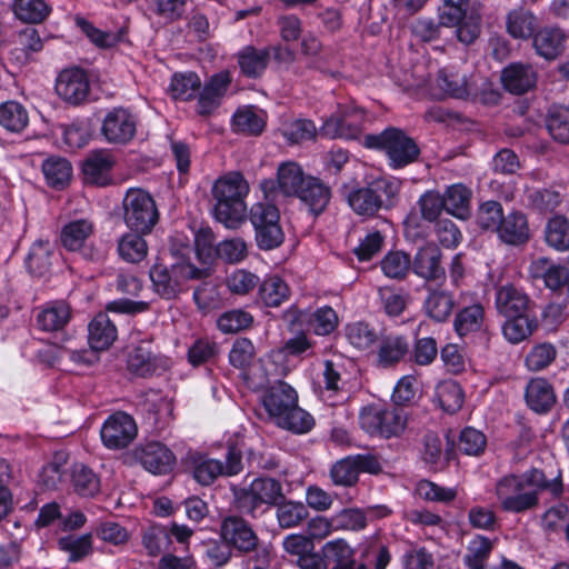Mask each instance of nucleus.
<instances>
[{"mask_svg":"<svg viewBox=\"0 0 569 569\" xmlns=\"http://www.w3.org/2000/svg\"><path fill=\"white\" fill-rule=\"evenodd\" d=\"M547 491L553 498L563 491L561 472L548 479L540 469L532 468L522 475H508L498 480L496 496L501 509L507 512L522 513L539 506V493Z\"/></svg>","mask_w":569,"mask_h":569,"instance_id":"1","label":"nucleus"},{"mask_svg":"<svg viewBox=\"0 0 569 569\" xmlns=\"http://www.w3.org/2000/svg\"><path fill=\"white\" fill-rule=\"evenodd\" d=\"M249 183L240 172H229L217 179L211 188L212 214L227 229L238 230L248 219L246 198Z\"/></svg>","mask_w":569,"mask_h":569,"instance_id":"2","label":"nucleus"},{"mask_svg":"<svg viewBox=\"0 0 569 569\" xmlns=\"http://www.w3.org/2000/svg\"><path fill=\"white\" fill-rule=\"evenodd\" d=\"M192 248L184 246L178 260L170 267L163 263H154L149 271L153 291L161 298L171 300L182 291V286L188 280H202L210 276L208 268H197L190 262Z\"/></svg>","mask_w":569,"mask_h":569,"instance_id":"3","label":"nucleus"},{"mask_svg":"<svg viewBox=\"0 0 569 569\" xmlns=\"http://www.w3.org/2000/svg\"><path fill=\"white\" fill-rule=\"evenodd\" d=\"M400 189V181L381 177L351 190L347 200L358 216L375 217L381 209L389 210L396 204Z\"/></svg>","mask_w":569,"mask_h":569,"instance_id":"4","label":"nucleus"},{"mask_svg":"<svg viewBox=\"0 0 569 569\" xmlns=\"http://www.w3.org/2000/svg\"><path fill=\"white\" fill-rule=\"evenodd\" d=\"M365 146L382 150L392 169H401L416 162L420 156L417 142L403 130L389 127L378 134H367Z\"/></svg>","mask_w":569,"mask_h":569,"instance_id":"5","label":"nucleus"},{"mask_svg":"<svg viewBox=\"0 0 569 569\" xmlns=\"http://www.w3.org/2000/svg\"><path fill=\"white\" fill-rule=\"evenodd\" d=\"M237 509L247 516L257 518L270 507L284 499L282 485L274 478H256L248 487L234 492Z\"/></svg>","mask_w":569,"mask_h":569,"instance_id":"6","label":"nucleus"},{"mask_svg":"<svg viewBox=\"0 0 569 569\" xmlns=\"http://www.w3.org/2000/svg\"><path fill=\"white\" fill-rule=\"evenodd\" d=\"M360 427L370 436L386 439L399 437L407 427V413L402 408L368 406L359 413Z\"/></svg>","mask_w":569,"mask_h":569,"instance_id":"7","label":"nucleus"},{"mask_svg":"<svg viewBox=\"0 0 569 569\" xmlns=\"http://www.w3.org/2000/svg\"><path fill=\"white\" fill-rule=\"evenodd\" d=\"M127 227L141 234L151 232L159 220V212L152 197L141 189H130L123 199Z\"/></svg>","mask_w":569,"mask_h":569,"instance_id":"8","label":"nucleus"},{"mask_svg":"<svg viewBox=\"0 0 569 569\" xmlns=\"http://www.w3.org/2000/svg\"><path fill=\"white\" fill-rule=\"evenodd\" d=\"M308 177L298 163L283 162L278 167L277 179L262 180L260 189L267 201L278 202L280 197H298Z\"/></svg>","mask_w":569,"mask_h":569,"instance_id":"9","label":"nucleus"},{"mask_svg":"<svg viewBox=\"0 0 569 569\" xmlns=\"http://www.w3.org/2000/svg\"><path fill=\"white\" fill-rule=\"evenodd\" d=\"M191 469L198 483L210 486L220 476H234L242 470L241 452L234 446L229 447L224 463L203 456L192 457Z\"/></svg>","mask_w":569,"mask_h":569,"instance_id":"10","label":"nucleus"},{"mask_svg":"<svg viewBox=\"0 0 569 569\" xmlns=\"http://www.w3.org/2000/svg\"><path fill=\"white\" fill-rule=\"evenodd\" d=\"M382 466L377 456L371 453L348 456L332 465L330 479L336 486L353 487L360 472L377 475Z\"/></svg>","mask_w":569,"mask_h":569,"instance_id":"11","label":"nucleus"},{"mask_svg":"<svg viewBox=\"0 0 569 569\" xmlns=\"http://www.w3.org/2000/svg\"><path fill=\"white\" fill-rule=\"evenodd\" d=\"M220 537L239 553L256 551L259 538L250 523L240 516H228L220 523Z\"/></svg>","mask_w":569,"mask_h":569,"instance_id":"12","label":"nucleus"},{"mask_svg":"<svg viewBox=\"0 0 569 569\" xmlns=\"http://www.w3.org/2000/svg\"><path fill=\"white\" fill-rule=\"evenodd\" d=\"M166 361L152 339L146 338L133 345L127 356L128 370L138 377H150L163 368Z\"/></svg>","mask_w":569,"mask_h":569,"instance_id":"13","label":"nucleus"},{"mask_svg":"<svg viewBox=\"0 0 569 569\" xmlns=\"http://www.w3.org/2000/svg\"><path fill=\"white\" fill-rule=\"evenodd\" d=\"M138 428L133 418L122 411L111 415L103 423L100 436L108 449L127 448L137 437Z\"/></svg>","mask_w":569,"mask_h":569,"instance_id":"14","label":"nucleus"},{"mask_svg":"<svg viewBox=\"0 0 569 569\" xmlns=\"http://www.w3.org/2000/svg\"><path fill=\"white\" fill-rule=\"evenodd\" d=\"M365 122V111L359 108H345L327 119L320 128V134L331 139H356L360 136Z\"/></svg>","mask_w":569,"mask_h":569,"instance_id":"15","label":"nucleus"},{"mask_svg":"<svg viewBox=\"0 0 569 569\" xmlns=\"http://www.w3.org/2000/svg\"><path fill=\"white\" fill-rule=\"evenodd\" d=\"M446 199L438 191H426L420 196L417 206L420 211V218L416 212H410L405 220V231L408 237L422 236L421 220L436 222L446 210Z\"/></svg>","mask_w":569,"mask_h":569,"instance_id":"16","label":"nucleus"},{"mask_svg":"<svg viewBox=\"0 0 569 569\" xmlns=\"http://www.w3.org/2000/svg\"><path fill=\"white\" fill-rule=\"evenodd\" d=\"M137 130L134 116L124 108H113L109 111L101 127V132L110 143L124 144L132 140Z\"/></svg>","mask_w":569,"mask_h":569,"instance_id":"17","label":"nucleus"},{"mask_svg":"<svg viewBox=\"0 0 569 569\" xmlns=\"http://www.w3.org/2000/svg\"><path fill=\"white\" fill-rule=\"evenodd\" d=\"M56 92L70 104L78 106L84 102L90 92L87 73L80 68L62 70L56 81Z\"/></svg>","mask_w":569,"mask_h":569,"instance_id":"18","label":"nucleus"},{"mask_svg":"<svg viewBox=\"0 0 569 569\" xmlns=\"http://www.w3.org/2000/svg\"><path fill=\"white\" fill-rule=\"evenodd\" d=\"M297 402V391L284 381H277L262 396L263 408L277 426Z\"/></svg>","mask_w":569,"mask_h":569,"instance_id":"19","label":"nucleus"},{"mask_svg":"<svg viewBox=\"0 0 569 569\" xmlns=\"http://www.w3.org/2000/svg\"><path fill=\"white\" fill-rule=\"evenodd\" d=\"M529 296L519 287L507 283L496 289L495 307L503 318L521 316L529 311Z\"/></svg>","mask_w":569,"mask_h":569,"instance_id":"20","label":"nucleus"},{"mask_svg":"<svg viewBox=\"0 0 569 569\" xmlns=\"http://www.w3.org/2000/svg\"><path fill=\"white\" fill-rule=\"evenodd\" d=\"M141 466L153 475H166L173 469L176 458L172 451L160 442H148L136 450Z\"/></svg>","mask_w":569,"mask_h":569,"instance_id":"21","label":"nucleus"},{"mask_svg":"<svg viewBox=\"0 0 569 569\" xmlns=\"http://www.w3.org/2000/svg\"><path fill=\"white\" fill-rule=\"evenodd\" d=\"M442 252L435 243H427L419 248L413 260L412 271L426 281L445 279L446 271L441 263Z\"/></svg>","mask_w":569,"mask_h":569,"instance_id":"22","label":"nucleus"},{"mask_svg":"<svg viewBox=\"0 0 569 569\" xmlns=\"http://www.w3.org/2000/svg\"><path fill=\"white\" fill-rule=\"evenodd\" d=\"M377 343V363L381 368L395 367L410 350L408 338L398 333L380 335Z\"/></svg>","mask_w":569,"mask_h":569,"instance_id":"23","label":"nucleus"},{"mask_svg":"<svg viewBox=\"0 0 569 569\" xmlns=\"http://www.w3.org/2000/svg\"><path fill=\"white\" fill-rule=\"evenodd\" d=\"M501 81L509 92L523 94L535 88L537 73L530 64L512 63L502 70Z\"/></svg>","mask_w":569,"mask_h":569,"instance_id":"24","label":"nucleus"},{"mask_svg":"<svg viewBox=\"0 0 569 569\" xmlns=\"http://www.w3.org/2000/svg\"><path fill=\"white\" fill-rule=\"evenodd\" d=\"M565 43L566 34L560 28L546 27L532 37L536 53L548 61L557 59L563 52Z\"/></svg>","mask_w":569,"mask_h":569,"instance_id":"25","label":"nucleus"},{"mask_svg":"<svg viewBox=\"0 0 569 569\" xmlns=\"http://www.w3.org/2000/svg\"><path fill=\"white\" fill-rule=\"evenodd\" d=\"M113 164V158L107 150L90 152L82 166L86 181L97 186L108 184Z\"/></svg>","mask_w":569,"mask_h":569,"instance_id":"26","label":"nucleus"},{"mask_svg":"<svg viewBox=\"0 0 569 569\" xmlns=\"http://www.w3.org/2000/svg\"><path fill=\"white\" fill-rule=\"evenodd\" d=\"M496 233L507 244L519 246L527 242L530 234L526 216L520 211L509 212Z\"/></svg>","mask_w":569,"mask_h":569,"instance_id":"27","label":"nucleus"},{"mask_svg":"<svg viewBox=\"0 0 569 569\" xmlns=\"http://www.w3.org/2000/svg\"><path fill=\"white\" fill-rule=\"evenodd\" d=\"M531 276L542 279L550 290L567 288L569 291V272L566 268L551 263L547 258H538L530 266Z\"/></svg>","mask_w":569,"mask_h":569,"instance_id":"28","label":"nucleus"},{"mask_svg":"<svg viewBox=\"0 0 569 569\" xmlns=\"http://www.w3.org/2000/svg\"><path fill=\"white\" fill-rule=\"evenodd\" d=\"M297 198L308 207L311 213L318 216L327 208L331 190L320 179L309 176Z\"/></svg>","mask_w":569,"mask_h":569,"instance_id":"29","label":"nucleus"},{"mask_svg":"<svg viewBox=\"0 0 569 569\" xmlns=\"http://www.w3.org/2000/svg\"><path fill=\"white\" fill-rule=\"evenodd\" d=\"M527 405L536 412L549 411L556 402L551 385L543 378L531 379L526 388Z\"/></svg>","mask_w":569,"mask_h":569,"instance_id":"30","label":"nucleus"},{"mask_svg":"<svg viewBox=\"0 0 569 569\" xmlns=\"http://www.w3.org/2000/svg\"><path fill=\"white\" fill-rule=\"evenodd\" d=\"M88 330L89 345L93 350H106L117 339V328L106 313L97 315Z\"/></svg>","mask_w":569,"mask_h":569,"instance_id":"31","label":"nucleus"},{"mask_svg":"<svg viewBox=\"0 0 569 569\" xmlns=\"http://www.w3.org/2000/svg\"><path fill=\"white\" fill-rule=\"evenodd\" d=\"M241 73L248 78H259L267 69L270 60V51L267 48L257 49L247 46L237 54Z\"/></svg>","mask_w":569,"mask_h":569,"instance_id":"32","label":"nucleus"},{"mask_svg":"<svg viewBox=\"0 0 569 569\" xmlns=\"http://www.w3.org/2000/svg\"><path fill=\"white\" fill-rule=\"evenodd\" d=\"M506 28L513 39H529L536 33L537 17L522 7L516 8L508 12Z\"/></svg>","mask_w":569,"mask_h":569,"instance_id":"33","label":"nucleus"},{"mask_svg":"<svg viewBox=\"0 0 569 569\" xmlns=\"http://www.w3.org/2000/svg\"><path fill=\"white\" fill-rule=\"evenodd\" d=\"M71 319V308L66 301L48 303L37 316V322L43 331L62 330Z\"/></svg>","mask_w":569,"mask_h":569,"instance_id":"34","label":"nucleus"},{"mask_svg":"<svg viewBox=\"0 0 569 569\" xmlns=\"http://www.w3.org/2000/svg\"><path fill=\"white\" fill-rule=\"evenodd\" d=\"M472 191L462 183L449 186L442 198L446 199V211L459 219H467L470 216V201Z\"/></svg>","mask_w":569,"mask_h":569,"instance_id":"35","label":"nucleus"},{"mask_svg":"<svg viewBox=\"0 0 569 569\" xmlns=\"http://www.w3.org/2000/svg\"><path fill=\"white\" fill-rule=\"evenodd\" d=\"M441 91L452 98L465 99L476 92L475 83L466 74L441 70L437 78Z\"/></svg>","mask_w":569,"mask_h":569,"instance_id":"36","label":"nucleus"},{"mask_svg":"<svg viewBox=\"0 0 569 569\" xmlns=\"http://www.w3.org/2000/svg\"><path fill=\"white\" fill-rule=\"evenodd\" d=\"M74 22L92 43L103 49L112 48L122 42L127 34V29L124 27L120 28L116 32L102 31L80 16L74 18Z\"/></svg>","mask_w":569,"mask_h":569,"instance_id":"37","label":"nucleus"},{"mask_svg":"<svg viewBox=\"0 0 569 569\" xmlns=\"http://www.w3.org/2000/svg\"><path fill=\"white\" fill-rule=\"evenodd\" d=\"M428 317L438 322L446 321L455 308L453 296L445 290H431L423 303Z\"/></svg>","mask_w":569,"mask_h":569,"instance_id":"38","label":"nucleus"},{"mask_svg":"<svg viewBox=\"0 0 569 569\" xmlns=\"http://www.w3.org/2000/svg\"><path fill=\"white\" fill-rule=\"evenodd\" d=\"M93 223L88 219L73 220L62 228L61 242L70 251L79 250L93 233Z\"/></svg>","mask_w":569,"mask_h":569,"instance_id":"39","label":"nucleus"},{"mask_svg":"<svg viewBox=\"0 0 569 569\" xmlns=\"http://www.w3.org/2000/svg\"><path fill=\"white\" fill-rule=\"evenodd\" d=\"M274 507L278 525L282 529L299 527L309 516L308 508L302 502L286 500V498Z\"/></svg>","mask_w":569,"mask_h":569,"instance_id":"40","label":"nucleus"},{"mask_svg":"<svg viewBox=\"0 0 569 569\" xmlns=\"http://www.w3.org/2000/svg\"><path fill=\"white\" fill-rule=\"evenodd\" d=\"M141 233H124L118 240V253L129 263H139L148 254V244Z\"/></svg>","mask_w":569,"mask_h":569,"instance_id":"41","label":"nucleus"},{"mask_svg":"<svg viewBox=\"0 0 569 569\" xmlns=\"http://www.w3.org/2000/svg\"><path fill=\"white\" fill-rule=\"evenodd\" d=\"M546 127L555 141L569 143V108L551 106L547 113Z\"/></svg>","mask_w":569,"mask_h":569,"instance_id":"42","label":"nucleus"},{"mask_svg":"<svg viewBox=\"0 0 569 569\" xmlns=\"http://www.w3.org/2000/svg\"><path fill=\"white\" fill-rule=\"evenodd\" d=\"M485 321V309L480 303L462 308L455 318V329L462 337L480 330Z\"/></svg>","mask_w":569,"mask_h":569,"instance_id":"43","label":"nucleus"},{"mask_svg":"<svg viewBox=\"0 0 569 569\" xmlns=\"http://www.w3.org/2000/svg\"><path fill=\"white\" fill-rule=\"evenodd\" d=\"M71 482L74 491L82 497H93L100 490L98 476L82 463H76L71 470Z\"/></svg>","mask_w":569,"mask_h":569,"instance_id":"44","label":"nucleus"},{"mask_svg":"<svg viewBox=\"0 0 569 569\" xmlns=\"http://www.w3.org/2000/svg\"><path fill=\"white\" fill-rule=\"evenodd\" d=\"M377 329L368 322L358 321L346 327V338L351 346L359 350H368L379 339Z\"/></svg>","mask_w":569,"mask_h":569,"instance_id":"45","label":"nucleus"},{"mask_svg":"<svg viewBox=\"0 0 569 569\" xmlns=\"http://www.w3.org/2000/svg\"><path fill=\"white\" fill-rule=\"evenodd\" d=\"M29 123L26 108L16 101L0 104V124L11 132H21Z\"/></svg>","mask_w":569,"mask_h":569,"instance_id":"46","label":"nucleus"},{"mask_svg":"<svg viewBox=\"0 0 569 569\" xmlns=\"http://www.w3.org/2000/svg\"><path fill=\"white\" fill-rule=\"evenodd\" d=\"M42 171L48 184L60 189L70 181L72 167L64 158H49L43 162Z\"/></svg>","mask_w":569,"mask_h":569,"instance_id":"47","label":"nucleus"},{"mask_svg":"<svg viewBox=\"0 0 569 569\" xmlns=\"http://www.w3.org/2000/svg\"><path fill=\"white\" fill-rule=\"evenodd\" d=\"M436 397L439 406L449 413L458 411L463 403L461 387L453 380H445L437 386Z\"/></svg>","mask_w":569,"mask_h":569,"instance_id":"48","label":"nucleus"},{"mask_svg":"<svg viewBox=\"0 0 569 569\" xmlns=\"http://www.w3.org/2000/svg\"><path fill=\"white\" fill-rule=\"evenodd\" d=\"M506 214L500 202L489 200L482 202L476 214V223L482 231L497 232Z\"/></svg>","mask_w":569,"mask_h":569,"instance_id":"49","label":"nucleus"},{"mask_svg":"<svg viewBox=\"0 0 569 569\" xmlns=\"http://www.w3.org/2000/svg\"><path fill=\"white\" fill-rule=\"evenodd\" d=\"M233 131L248 134L257 136L260 134L264 128V121L252 107H244L238 109L232 118Z\"/></svg>","mask_w":569,"mask_h":569,"instance_id":"50","label":"nucleus"},{"mask_svg":"<svg viewBox=\"0 0 569 569\" xmlns=\"http://www.w3.org/2000/svg\"><path fill=\"white\" fill-rule=\"evenodd\" d=\"M505 319L502 332L506 339L511 343H519L527 339L536 327L533 319L529 317L528 312Z\"/></svg>","mask_w":569,"mask_h":569,"instance_id":"51","label":"nucleus"},{"mask_svg":"<svg viewBox=\"0 0 569 569\" xmlns=\"http://www.w3.org/2000/svg\"><path fill=\"white\" fill-rule=\"evenodd\" d=\"M259 284V297L267 307H278L288 299L289 288L281 278L273 276Z\"/></svg>","mask_w":569,"mask_h":569,"instance_id":"52","label":"nucleus"},{"mask_svg":"<svg viewBox=\"0 0 569 569\" xmlns=\"http://www.w3.org/2000/svg\"><path fill=\"white\" fill-rule=\"evenodd\" d=\"M13 11L18 19L28 23H40L50 13L43 0H14Z\"/></svg>","mask_w":569,"mask_h":569,"instance_id":"53","label":"nucleus"},{"mask_svg":"<svg viewBox=\"0 0 569 569\" xmlns=\"http://www.w3.org/2000/svg\"><path fill=\"white\" fill-rule=\"evenodd\" d=\"M492 541L483 536L475 537L467 547L463 562L469 569H480L486 566L492 551Z\"/></svg>","mask_w":569,"mask_h":569,"instance_id":"54","label":"nucleus"},{"mask_svg":"<svg viewBox=\"0 0 569 569\" xmlns=\"http://www.w3.org/2000/svg\"><path fill=\"white\" fill-rule=\"evenodd\" d=\"M248 218L254 230L280 224V213L276 202H258L254 203Z\"/></svg>","mask_w":569,"mask_h":569,"instance_id":"55","label":"nucleus"},{"mask_svg":"<svg viewBox=\"0 0 569 569\" xmlns=\"http://www.w3.org/2000/svg\"><path fill=\"white\" fill-rule=\"evenodd\" d=\"M323 559L333 562L332 567L356 566L355 553L342 539L328 541L322 547Z\"/></svg>","mask_w":569,"mask_h":569,"instance_id":"56","label":"nucleus"},{"mask_svg":"<svg viewBox=\"0 0 569 569\" xmlns=\"http://www.w3.org/2000/svg\"><path fill=\"white\" fill-rule=\"evenodd\" d=\"M315 426L312 416L300 408L298 402L279 421L278 427L289 430L293 433H307Z\"/></svg>","mask_w":569,"mask_h":569,"instance_id":"57","label":"nucleus"},{"mask_svg":"<svg viewBox=\"0 0 569 569\" xmlns=\"http://www.w3.org/2000/svg\"><path fill=\"white\" fill-rule=\"evenodd\" d=\"M201 87V80L194 72L174 73L170 91L174 99L189 100L196 96Z\"/></svg>","mask_w":569,"mask_h":569,"instance_id":"58","label":"nucleus"},{"mask_svg":"<svg viewBox=\"0 0 569 569\" xmlns=\"http://www.w3.org/2000/svg\"><path fill=\"white\" fill-rule=\"evenodd\" d=\"M51 248L48 241H37L30 248L27 267L30 273L42 277L50 269Z\"/></svg>","mask_w":569,"mask_h":569,"instance_id":"59","label":"nucleus"},{"mask_svg":"<svg viewBox=\"0 0 569 569\" xmlns=\"http://www.w3.org/2000/svg\"><path fill=\"white\" fill-rule=\"evenodd\" d=\"M170 543L171 536L166 527L151 526L143 532L142 545L151 557H157L168 550Z\"/></svg>","mask_w":569,"mask_h":569,"instance_id":"60","label":"nucleus"},{"mask_svg":"<svg viewBox=\"0 0 569 569\" xmlns=\"http://www.w3.org/2000/svg\"><path fill=\"white\" fill-rule=\"evenodd\" d=\"M59 548L69 553V561L76 562L92 551V536L86 533L79 537L67 536L58 540Z\"/></svg>","mask_w":569,"mask_h":569,"instance_id":"61","label":"nucleus"},{"mask_svg":"<svg viewBox=\"0 0 569 569\" xmlns=\"http://www.w3.org/2000/svg\"><path fill=\"white\" fill-rule=\"evenodd\" d=\"M383 273L391 279H403L410 268V256L402 251H391L380 262Z\"/></svg>","mask_w":569,"mask_h":569,"instance_id":"62","label":"nucleus"},{"mask_svg":"<svg viewBox=\"0 0 569 569\" xmlns=\"http://www.w3.org/2000/svg\"><path fill=\"white\" fill-rule=\"evenodd\" d=\"M338 323L337 312L331 307L325 306L310 312L308 328L318 336H327L335 331Z\"/></svg>","mask_w":569,"mask_h":569,"instance_id":"63","label":"nucleus"},{"mask_svg":"<svg viewBox=\"0 0 569 569\" xmlns=\"http://www.w3.org/2000/svg\"><path fill=\"white\" fill-rule=\"evenodd\" d=\"M546 241L550 247L565 251L569 249V222L562 217L549 220L546 227Z\"/></svg>","mask_w":569,"mask_h":569,"instance_id":"64","label":"nucleus"}]
</instances>
